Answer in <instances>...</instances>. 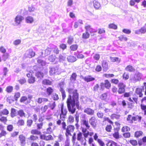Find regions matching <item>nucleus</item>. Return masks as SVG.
I'll return each instance as SVG.
<instances>
[{
    "label": "nucleus",
    "mask_w": 146,
    "mask_h": 146,
    "mask_svg": "<svg viewBox=\"0 0 146 146\" xmlns=\"http://www.w3.org/2000/svg\"><path fill=\"white\" fill-rule=\"evenodd\" d=\"M66 90L69 93L66 101L68 110L69 112L73 114L76 111V107L79 109V94L77 90L70 87L67 88Z\"/></svg>",
    "instance_id": "nucleus-1"
},
{
    "label": "nucleus",
    "mask_w": 146,
    "mask_h": 146,
    "mask_svg": "<svg viewBox=\"0 0 146 146\" xmlns=\"http://www.w3.org/2000/svg\"><path fill=\"white\" fill-rule=\"evenodd\" d=\"M143 84V86H141L140 88H137L135 91L136 93L139 94L140 97H142L143 95V94L142 93V92H144L145 94L146 95V82H144Z\"/></svg>",
    "instance_id": "nucleus-2"
},
{
    "label": "nucleus",
    "mask_w": 146,
    "mask_h": 146,
    "mask_svg": "<svg viewBox=\"0 0 146 146\" xmlns=\"http://www.w3.org/2000/svg\"><path fill=\"white\" fill-rule=\"evenodd\" d=\"M49 73L50 75L59 74L60 73L59 69L58 66L49 67Z\"/></svg>",
    "instance_id": "nucleus-3"
},
{
    "label": "nucleus",
    "mask_w": 146,
    "mask_h": 146,
    "mask_svg": "<svg viewBox=\"0 0 146 146\" xmlns=\"http://www.w3.org/2000/svg\"><path fill=\"white\" fill-rule=\"evenodd\" d=\"M75 127L74 126L72 125H68L66 129V132L65 133L66 137H68V135L71 136V132H73L74 129Z\"/></svg>",
    "instance_id": "nucleus-4"
},
{
    "label": "nucleus",
    "mask_w": 146,
    "mask_h": 146,
    "mask_svg": "<svg viewBox=\"0 0 146 146\" xmlns=\"http://www.w3.org/2000/svg\"><path fill=\"white\" fill-rule=\"evenodd\" d=\"M142 75L141 73L138 72L135 73L133 76L131 77V79L133 82H135L140 80L142 77Z\"/></svg>",
    "instance_id": "nucleus-5"
},
{
    "label": "nucleus",
    "mask_w": 146,
    "mask_h": 146,
    "mask_svg": "<svg viewBox=\"0 0 146 146\" xmlns=\"http://www.w3.org/2000/svg\"><path fill=\"white\" fill-rule=\"evenodd\" d=\"M82 116V118H81L80 120L81 124L85 126L87 129H89L90 127V125H89L88 120L86 119L85 115H83Z\"/></svg>",
    "instance_id": "nucleus-6"
},
{
    "label": "nucleus",
    "mask_w": 146,
    "mask_h": 146,
    "mask_svg": "<svg viewBox=\"0 0 146 146\" xmlns=\"http://www.w3.org/2000/svg\"><path fill=\"white\" fill-rule=\"evenodd\" d=\"M89 122L92 127L94 128L96 127L97 121L94 117H91L89 120Z\"/></svg>",
    "instance_id": "nucleus-7"
},
{
    "label": "nucleus",
    "mask_w": 146,
    "mask_h": 146,
    "mask_svg": "<svg viewBox=\"0 0 146 146\" xmlns=\"http://www.w3.org/2000/svg\"><path fill=\"white\" fill-rule=\"evenodd\" d=\"M81 77L82 79L87 82H91L95 80V78H94L92 77V76L90 75H88L85 77L81 76Z\"/></svg>",
    "instance_id": "nucleus-8"
},
{
    "label": "nucleus",
    "mask_w": 146,
    "mask_h": 146,
    "mask_svg": "<svg viewBox=\"0 0 146 146\" xmlns=\"http://www.w3.org/2000/svg\"><path fill=\"white\" fill-rule=\"evenodd\" d=\"M27 56L29 58H31L34 56L35 53L34 52H33V50L31 49H30L27 50L26 53Z\"/></svg>",
    "instance_id": "nucleus-9"
},
{
    "label": "nucleus",
    "mask_w": 146,
    "mask_h": 146,
    "mask_svg": "<svg viewBox=\"0 0 146 146\" xmlns=\"http://www.w3.org/2000/svg\"><path fill=\"white\" fill-rule=\"evenodd\" d=\"M19 139L20 141L21 146H24L25 144V137L23 135H20L19 136Z\"/></svg>",
    "instance_id": "nucleus-10"
},
{
    "label": "nucleus",
    "mask_w": 146,
    "mask_h": 146,
    "mask_svg": "<svg viewBox=\"0 0 146 146\" xmlns=\"http://www.w3.org/2000/svg\"><path fill=\"white\" fill-rule=\"evenodd\" d=\"M84 112L87 114L90 115H93L94 112V110L89 108H87L85 109L84 110Z\"/></svg>",
    "instance_id": "nucleus-11"
},
{
    "label": "nucleus",
    "mask_w": 146,
    "mask_h": 146,
    "mask_svg": "<svg viewBox=\"0 0 146 146\" xmlns=\"http://www.w3.org/2000/svg\"><path fill=\"white\" fill-rule=\"evenodd\" d=\"M38 103V104H40L42 102H46L48 101V99L47 98H39L35 100Z\"/></svg>",
    "instance_id": "nucleus-12"
},
{
    "label": "nucleus",
    "mask_w": 146,
    "mask_h": 146,
    "mask_svg": "<svg viewBox=\"0 0 146 146\" xmlns=\"http://www.w3.org/2000/svg\"><path fill=\"white\" fill-rule=\"evenodd\" d=\"M18 111L17 110L14 108H11L10 113L11 116L12 118H13L15 116H17L18 114Z\"/></svg>",
    "instance_id": "nucleus-13"
},
{
    "label": "nucleus",
    "mask_w": 146,
    "mask_h": 146,
    "mask_svg": "<svg viewBox=\"0 0 146 146\" xmlns=\"http://www.w3.org/2000/svg\"><path fill=\"white\" fill-rule=\"evenodd\" d=\"M23 17L21 16L18 15L15 18V22L18 24H19L23 19Z\"/></svg>",
    "instance_id": "nucleus-14"
},
{
    "label": "nucleus",
    "mask_w": 146,
    "mask_h": 146,
    "mask_svg": "<svg viewBox=\"0 0 146 146\" xmlns=\"http://www.w3.org/2000/svg\"><path fill=\"white\" fill-rule=\"evenodd\" d=\"M102 65L104 70L105 71H107L108 68V63L106 60H103L102 62Z\"/></svg>",
    "instance_id": "nucleus-15"
},
{
    "label": "nucleus",
    "mask_w": 146,
    "mask_h": 146,
    "mask_svg": "<svg viewBox=\"0 0 146 146\" xmlns=\"http://www.w3.org/2000/svg\"><path fill=\"white\" fill-rule=\"evenodd\" d=\"M47 106L50 110H52L54 109L56 106V105L55 102H51L48 104Z\"/></svg>",
    "instance_id": "nucleus-16"
},
{
    "label": "nucleus",
    "mask_w": 146,
    "mask_h": 146,
    "mask_svg": "<svg viewBox=\"0 0 146 146\" xmlns=\"http://www.w3.org/2000/svg\"><path fill=\"white\" fill-rule=\"evenodd\" d=\"M82 131L84 135L85 138H87L89 135V132L87 130V128L82 127Z\"/></svg>",
    "instance_id": "nucleus-17"
},
{
    "label": "nucleus",
    "mask_w": 146,
    "mask_h": 146,
    "mask_svg": "<svg viewBox=\"0 0 146 146\" xmlns=\"http://www.w3.org/2000/svg\"><path fill=\"white\" fill-rule=\"evenodd\" d=\"M67 60L68 62H74L76 60V59L74 56H68L67 58Z\"/></svg>",
    "instance_id": "nucleus-18"
},
{
    "label": "nucleus",
    "mask_w": 146,
    "mask_h": 146,
    "mask_svg": "<svg viewBox=\"0 0 146 146\" xmlns=\"http://www.w3.org/2000/svg\"><path fill=\"white\" fill-rule=\"evenodd\" d=\"M25 20L26 23H32L34 21L33 18L31 16L27 17L26 18Z\"/></svg>",
    "instance_id": "nucleus-19"
},
{
    "label": "nucleus",
    "mask_w": 146,
    "mask_h": 146,
    "mask_svg": "<svg viewBox=\"0 0 146 146\" xmlns=\"http://www.w3.org/2000/svg\"><path fill=\"white\" fill-rule=\"evenodd\" d=\"M93 3L94 7L96 9H98L100 7V4L98 1L96 0H94Z\"/></svg>",
    "instance_id": "nucleus-20"
},
{
    "label": "nucleus",
    "mask_w": 146,
    "mask_h": 146,
    "mask_svg": "<svg viewBox=\"0 0 146 146\" xmlns=\"http://www.w3.org/2000/svg\"><path fill=\"white\" fill-rule=\"evenodd\" d=\"M110 143V146H122L121 145H119L118 144L112 141H110L107 143V145H109L108 144H109Z\"/></svg>",
    "instance_id": "nucleus-21"
},
{
    "label": "nucleus",
    "mask_w": 146,
    "mask_h": 146,
    "mask_svg": "<svg viewBox=\"0 0 146 146\" xmlns=\"http://www.w3.org/2000/svg\"><path fill=\"white\" fill-rule=\"evenodd\" d=\"M67 43L69 45L71 44L74 41V38L73 36H70L68 37Z\"/></svg>",
    "instance_id": "nucleus-22"
},
{
    "label": "nucleus",
    "mask_w": 146,
    "mask_h": 146,
    "mask_svg": "<svg viewBox=\"0 0 146 146\" xmlns=\"http://www.w3.org/2000/svg\"><path fill=\"white\" fill-rule=\"evenodd\" d=\"M125 69L128 71L131 72H133L135 71V70L134 68L132 66L130 65L127 66Z\"/></svg>",
    "instance_id": "nucleus-23"
},
{
    "label": "nucleus",
    "mask_w": 146,
    "mask_h": 146,
    "mask_svg": "<svg viewBox=\"0 0 146 146\" xmlns=\"http://www.w3.org/2000/svg\"><path fill=\"white\" fill-rule=\"evenodd\" d=\"M77 75L75 73L72 74L70 77V80L72 82H74L76 80Z\"/></svg>",
    "instance_id": "nucleus-24"
},
{
    "label": "nucleus",
    "mask_w": 146,
    "mask_h": 146,
    "mask_svg": "<svg viewBox=\"0 0 146 146\" xmlns=\"http://www.w3.org/2000/svg\"><path fill=\"white\" fill-rule=\"evenodd\" d=\"M25 115V114L23 110L21 109L18 111L17 115H19L20 117H25L26 116Z\"/></svg>",
    "instance_id": "nucleus-25"
},
{
    "label": "nucleus",
    "mask_w": 146,
    "mask_h": 146,
    "mask_svg": "<svg viewBox=\"0 0 146 146\" xmlns=\"http://www.w3.org/2000/svg\"><path fill=\"white\" fill-rule=\"evenodd\" d=\"M78 47V45L76 44H74L70 46V49L71 50L75 51L76 50Z\"/></svg>",
    "instance_id": "nucleus-26"
},
{
    "label": "nucleus",
    "mask_w": 146,
    "mask_h": 146,
    "mask_svg": "<svg viewBox=\"0 0 146 146\" xmlns=\"http://www.w3.org/2000/svg\"><path fill=\"white\" fill-rule=\"evenodd\" d=\"M37 62L39 64L42 66H45L46 64V62L45 61L38 58Z\"/></svg>",
    "instance_id": "nucleus-27"
},
{
    "label": "nucleus",
    "mask_w": 146,
    "mask_h": 146,
    "mask_svg": "<svg viewBox=\"0 0 146 146\" xmlns=\"http://www.w3.org/2000/svg\"><path fill=\"white\" fill-rule=\"evenodd\" d=\"M31 133L33 134L40 135L41 132L38 129H33L31 131Z\"/></svg>",
    "instance_id": "nucleus-28"
},
{
    "label": "nucleus",
    "mask_w": 146,
    "mask_h": 146,
    "mask_svg": "<svg viewBox=\"0 0 146 146\" xmlns=\"http://www.w3.org/2000/svg\"><path fill=\"white\" fill-rule=\"evenodd\" d=\"M64 83L63 82H61L58 84V88L60 91L63 90Z\"/></svg>",
    "instance_id": "nucleus-29"
},
{
    "label": "nucleus",
    "mask_w": 146,
    "mask_h": 146,
    "mask_svg": "<svg viewBox=\"0 0 146 146\" xmlns=\"http://www.w3.org/2000/svg\"><path fill=\"white\" fill-rule=\"evenodd\" d=\"M107 94L105 93L102 94L100 97V99L103 100L105 101L107 98Z\"/></svg>",
    "instance_id": "nucleus-30"
},
{
    "label": "nucleus",
    "mask_w": 146,
    "mask_h": 146,
    "mask_svg": "<svg viewBox=\"0 0 146 146\" xmlns=\"http://www.w3.org/2000/svg\"><path fill=\"white\" fill-rule=\"evenodd\" d=\"M36 76L37 78H43L44 74L40 72H38L36 73Z\"/></svg>",
    "instance_id": "nucleus-31"
},
{
    "label": "nucleus",
    "mask_w": 146,
    "mask_h": 146,
    "mask_svg": "<svg viewBox=\"0 0 146 146\" xmlns=\"http://www.w3.org/2000/svg\"><path fill=\"white\" fill-rule=\"evenodd\" d=\"M9 56V54L7 53H4L2 55V60L4 61H5Z\"/></svg>",
    "instance_id": "nucleus-32"
},
{
    "label": "nucleus",
    "mask_w": 146,
    "mask_h": 146,
    "mask_svg": "<svg viewBox=\"0 0 146 146\" xmlns=\"http://www.w3.org/2000/svg\"><path fill=\"white\" fill-rule=\"evenodd\" d=\"M82 38L85 39L88 38L90 36V34L88 32L86 31L85 33H83L82 35Z\"/></svg>",
    "instance_id": "nucleus-33"
},
{
    "label": "nucleus",
    "mask_w": 146,
    "mask_h": 146,
    "mask_svg": "<svg viewBox=\"0 0 146 146\" xmlns=\"http://www.w3.org/2000/svg\"><path fill=\"white\" fill-rule=\"evenodd\" d=\"M67 112V111L66 109L64 108L63 107V105L61 106V113L64 114V115H66Z\"/></svg>",
    "instance_id": "nucleus-34"
},
{
    "label": "nucleus",
    "mask_w": 146,
    "mask_h": 146,
    "mask_svg": "<svg viewBox=\"0 0 146 146\" xmlns=\"http://www.w3.org/2000/svg\"><path fill=\"white\" fill-rule=\"evenodd\" d=\"M43 139L46 140L48 141L52 140L53 138L51 135H49L48 136L44 135L43 136Z\"/></svg>",
    "instance_id": "nucleus-35"
},
{
    "label": "nucleus",
    "mask_w": 146,
    "mask_h": 146,
    "mask_svg": "<svg viewBox=\"0 0 146 146\" xmlns=\"http://www.w3.org/2000/svg\"><path fill=\"white\" fill-rule=\"evenodd\" d=\"M42 84L44 85H50L52 83L51 82L48 80L44 79L42 81Z\"/></svg>",
    "instance_id": "nucleus-36"
},
{
    "label": "nucleus",
    "mask_w": 146,
    "mask_h": 146,
    "mask_svg": "<svg viewBox=\"0 0 146 146\" xmlns=\"http://www.w3.org/2000/svg\"><path fill=\"white\" fill-rule=\"evenodd\" d=\"M20 96L21 94L19 92H17L15 93L14 96V98L15 100L16 101H17L18 98L20 97Z\"/></svg>",
    "instance_id": "nucleus-37"
},
{
    "label": "nucleus",
    "mask_w": 146,
    "mask_h": 146,
    "mask_svg": "<svg viewBox=\"0 0 146 146\" xmlns=\"http://www.w3.org/2000/svg\"><path fill=\"white\" fill-rule=\"evenodd\" d=\"M1 115H7L9 113V111L8 110L6 109H4L3 110L1 111Z\"/></svg>",
    "instance_id": "nucleus-38"
},
{
    "label": "nucleus",
    "mask_w": 146,
    "mask_h": 146,
    "mask_svg": "<svg viewBox=\"0 0 146 146\" xmlns=\"http://www.w3.org/2000/svg\"><path fill=\"white\" fill-rule=\"evenodd\" d=\"M119 40L121 41H126L127 39V38L124 35H121L118 37Z\"/></svg>",
    "instance_id": "nucleus-39"
},
{
    "label": "nucleus",
    "mask_w": 146,
    "mask_h": 146,
    "mask_svg": "<svg viewBox=\"0 0 146 146\" xmlns=\"http://www.w3.org/2000/svg\"><path fill=\"white\" fill-rule=\"evenodd\" d=\"M105 87L109 89L111 86V84L109 82L108 80H106L105 81Z\"/></svg>",
    "instance_id": "nucleus-40"
},
{
    "label": "nucleus",
    "mask_w": 146,
    "mask_h": 146,
    "mask_svg": "<svg viewBox=\"0 0 146 146\" xmlns=\"http://www.w3.org/2000/svg\"><path fill=\"white\" fill-rule=\"evenodd\" d=\"M35 81V78L31 76L30 78L28 80V82L30 84H33Z\"/></svg>",
    "instance_id": "nucleus-41"
},
{
    "label": "nucleus",
    "mask_w": 146,
    "mask_h": 146,
    "mask_svg": "<svg viewBox=\"0 0 146 146\" xmlns=\"http://www.w3.org/2000/svg\"><path fill=\"white\" fill-rule=\"evenodd\" d=\"M53 92V90L50 87L46 89V92L48 96L50 95Z\"/></svg>",
    "instance_id": "nucleus-42"
},
{
    "label": "nucleus",
    "mask_w": 146,
    "mask_h": 146,
    "mask_svg": "<svg viewBox=\"0 0 146 146\" xmlns=\"http://www.w3.org/2000/svg\"><path fill=\"white\" fill-rule=\"evenodd\" d=\"M105 105L104 103H100L98 105V109L100 110H103L105 107Z\"/></svg>",
    "instance_id": "nucleus-43"
},
{
    "label": "nucleus",
    "mask_w": 146,
    "mask_h": 146,
    "mask_svg": "<svg viewBox=\"0 0 146 146\" xmlns=\"http://www.w3.org/2000/svg\"><path fill=\"white\" fill-rule=\"evenodd\" d=\"M13 89V87L11 86H9L6 88V91L8 93L11 92Z\"/></svg>",
    "instance_id": "nucleus-44"
},
{
    "label": "nucleus",
    "mask_w": 146,
    "mask_h": 146,
    "mask_svg": "<svg viewBox=\"0 0 146 146\" xmlns=\"http://www.w3.org/2000/svg\"><path fill=\"white\" fill-rule=\"evenodd\" d=\"M38 138V137L36 136H34L33 135H31L30 137L28 139L30 140H31L32 141H34L37 139Z\"/></svg>",
    "instance_id": "nucleus-45"
},
{
    "label": "nucleus",
    "mask_w": 146,
    "mask_h": 146,
    "mask_svg": "<svg viewBox=\"0 0 146 146\" xmlns=\"http://www.w3.org/2000/svg\"><path fill=\"white\" fill-rule=\"evenodd\" d=\"M48 109V106L47 105H45L44 106H42L40 108V110L43 112H45Z\"/></svg>",
    "instance_id": "nucleus-46"
},
{
    "label": "nucleus",
    "mask_w": 146,
    "mask_h": 146,
    "mask_svg": "<svg viewBox=\"0 0 146 146\" xmlns=\"http://www.w3.org/2000/svg\"><path fill=\"white\" fill-rule=\"evenodd\" d=\"M33 123V121L32 119H28L27 122V124L28 127H30Z\"/></svg>",
    "instance_id": "nucleus-47"
},
{
    "label": "nucleus",
    "mask_w": 146,
    "mask_h": 146,
    "mask_svg": "<svg viewBox=\"0 0 146 146\" xmlns=\"http://www.w3.org/2000/svg\"><path fill=\"white\" fill-rule=\"evenodd\" d=\"M143 134V132L141 131H139L136 132L135 133V136L138 137L141 135Z\"/></svg>",
    "instance_id": "nucleus-48"
},
{
    "label": "nucleus",
    "mask_w": 146,
    "mask_h": 146,
    "mask_svg": "<svg viewBox=\"0 0 146 146\" xmlns=\"http://www.w3.org/2000/svg\"><path fill=\"white\" fill-rule=\"evenodd\" d=\"M109 28L114 29H117V26L113 23L109 25Z\"/></svg>",
    "instance_id": "nucleus-49"
},
{
    "label": "nucleus",
    "mask_w": 146,
    "mask_h": 146,
    "mask_svg": "<svg viewBox=\"0 0 146 146\" xmlns=\"http://www.w3.org/2000/svg\"><path fill=\"white\" fill-rule=\"evenodd\" d=\"M27 100V98L26 96H23L21 98L20 101L21 103H24Z\"/></svg>",
    "instance_id": "nucleus-50"
},
{
    "label": "nucleus",
    "mask_w": 146,
    "mask_h": 146,
    "mask_svg": "<svg viewBox=\"0 0 146 146\" xmlns=\"http://www.w3.org/2000/svg\"><path fill=\"white\" fill-rule=\"evenodd\" d=\"M18 81L21 84H23L26 82V80L24 78H22L19 80Z\"/></svg>",
    "instance_id": "nucleus-51"
},
{
    "label": "nucleus",
    "mask_w": 146,
    "mask_h": 146,
    "mask_svg": "<svg viewBox=\"0 0 146 146\" xmlns=\"http://www.w3.org/2000/svg\"><path fill=\"white\" fill-rule=\"evenodd\" d=\"M55 59V57L54 55H51L48 57V60L51 62H54Z\"/></svg>",
    "instance_id": "nucleus-52"
},
{
    "label": "nucleus",
    "mask_w": 146,
    "mask_h": 146,
    "mask_svg": "<svg viewBox=\"0 0 146 146\" xmlns=\"http://www.w3.org/2000/svg\"><path fill=\"white\" fill-rule=\"evenodd\" d=\"M66 115H64L62 113H60V119L61 120L64 121L65 120V119L66 118Z\"/></svg>",
    "instance_id": "nucleus-53"
},
{
    "label": "nucleus",
    "mask_w": 146,
    "mask_h": 146,
    "mask_svg": "<svg viewBox=\"0 0 146 146\" xmlns=\"http://www.w3.org/2000/svg\"><path fill=\"white\" fill-rule=\"evenodd\" d=\"M68 121L70 123H72L74 121V117L70 115L69 116Z\"/></svg>",
    "instance_id": "nucleus-54"
},
{
    "label": "nucleus",
    "mask_w": 146,
    "mask_h": 146,
    "mask_svg": "<svg viewBox=\"0 0 146 146\" xmlns=\"http://www.w3.org/2000/svg\"><path fill=\"white\" fill-rule=\"evenodd\" d=\"M52 98L54 100H57L59 99L58 95L56 93H53L52 94Z\"/></svg>",
    "instance_id": "nucleus-55"
},
{
    "label": "nucleus",
    "mask_w": 146,
    "mask_h": 146,
    "mask_svg": "<svg viewBox=\"0 0 146 146\" xmlns=\"http://www.w3.org/2000/svg\"><path fill=\"white\" fill-rule=\"evenodd\" d=\"M0 121H1L3 122L5 124L7 121V117L3 116L2 117L0 118Z\"/></svg>",
    "instance_id": "nucleus-56"
},
{
    "label": "nucleus",
    "mask_w": 146,
    "mask_h": 146,
    "mask_svg": "<svg viewBox=\"0 0 146 146\" xmlns=\"http://www.w3.org/2000/svg\"><path fill=\"white\" fill-rule=\"evenodd\" d=\"M123 32L127 34H130L131 31L130 30L127 29H124L122 30Z\"/></svg>",
    "instance_id": "nucleus-57"
},
{
    "label": "nucleus",
    "mask_w": 146,
    "mask_h": 146,
    "mask_svg": "<svg viewBox=\"0 0 146 146\" xmlns=\"http://www.w3.org/2000/svg\"><path fill=\"white\" fill-rule=\"evenodd\" d=\"M60 91L61 93L62 100H64L66 97V93L65 90H61V91Z\"/></svg>",
    "instance_id": "nucleus-58"
},
{
    "label": "nucleus",
    "mask_w": 146,
    "mask_h": 146,
    "mask_svg": "<svg viewBox=\"0 0 146 146\" xmlns=\"http://www.w3.org/2000/svg\"><path fill=\"white\" fill-rule=\"evenodd\" d=\"M82 139V133L81 132H79L77 134V139L78 141H80Z\"/></svg>",
    "instance_id": "nucleus-59"
},
{
    "label": "nucleus",
    "mask_w": 146,
    "mask_h": 146,
    "mask_svg": "<svg viewBox=\"0 0 146 146\" xmlns=\"http://www.w3.org/2000/svg\"><path fill=\"white\" fill-rule=\"evenodd\" d=\"M140 106L141 109L142 110H144V115H146V105L144 106L142 104H141Z\"/></svg>",
    "instance_id": "nucleus-60"
},
{
    "label": "nucleus",
    "mask_w": 146,
    "mask_h": 146,
    "mask_svg": "<svg viewBox=\"0 0 146 146\" xmlns=\"http://www.w3.org/2000/svg\"><path fill=\"white\" fill-rule=\"evenodd\" d=\"M120 117V115H118L115 114H113L111 115V117L112 118H115L116 119H119Z\"/></svg>",
    "instance_id": "nucleus-61"
},
{
    "label": "nucleus",
    "mask_w": 146,
    "mask_h": 146,
    "mask_svg": "<svg viewBox=\"0 0 146 146\" xmlns=\"http://www.w3.org/2000/svg\"><path fill=\"white\" fill-rule=\"evenodd\" d=\"M125 91V88H119L118 90V92L119 94H121L124 93Z\"/></svg>",
    "instance_id": "nucleus-62"
},
{
    "label": "nucleus",
    "mask_w": 146,
    "mask_h": 146,
    "mask_svg": "<svg viewBox=\"0 0 146 146\" xmlns=\"http://www.w3.org/2000/svg\"><path fill=\"white\" fill-rule=\"evenodd\" d=\"M13 129V127L12 125H8L7 127V129L8 131H12Z\"/></svg>",
    "instance_id": "nucleus-63"
},
{
    "label": "nucleus",
    "mask_w": 146,
    "mask_h": 146,
    "mask_svg": "<svg viewBox=\"0 0 146 146\" xmlns=\"http://www.w3.org/2000/svg\"><path fill=\"white\" fill-rule=\"evenodd\" d=\"M97 142L101 146H104L105 144L100 139H98L97 140Z\"/></svg>",
    "instance_id": "nucleus-64"
}]
</instances>
